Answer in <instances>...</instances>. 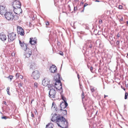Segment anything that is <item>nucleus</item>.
Listing matches in <instances>:
<instances>
[{
	"label": "nucleus",
	"mask_w": 128,
	"mask_h": 128,
	"mask_svg": "<svg viewBox=\"0 0 128 128\" xmlns=\"http://www.w3.org/2000/svg\"><path fill=\"white\" fill-rule=\"evenodd\" d=\"M90 48H91V46H90Z\"/></svg>",
	"instance_id": "09e8293b"
},
{
	"label": "nucleus",
	"mask_w": 128,
	"mask_h": 128,
	"mask_svg": "<svg viewBox=\"0 0 128 128\" xmlns=\"http://www.w3.org/2000/svg\"><path fill=\"white\" fill-rule=\"evenodd\" d=\"M16 33L13 32L8 34V41H12L16 38Z\"/></svg>",
	"instance_id": "423d86ee"
},
{
	"label": "nucleus",
	"mask_w": 128,
	"mask_h": 128,
	"mask_svg": "<svg viewBox=\"0 0 128 128\" xmlns=\"http://www.w3.org/2000/svg\"><path fill=\"white\" fill-rule=\"evenodd\" d=\"M19 86H22V84L21 83H20L19 84Z\"/></svg>",
	"instance_id": "4c0bfd02"
},
{
	"label": "nucleus",
	"mask_w": 128,
	"mask_h": 128,
	"mask_svg": "<svg viewBox=\"0 0 128 128\" xmlns=\"http://www.w3.org/2000/svg\"><path fill=\"white\" fill-rule=\"evenodd\" d=\"M48 88H49V89L50 90L52 88V87H54V86L52 84H50L49 85L48 84Z\"/></svg>",
	"instance_id": "412c9836"
},
{
	"label": "nucleus",
	"mask_w": 128,
	"mask_h": 128,
	"mask_svg": "<svg viewBox=\"0 0 128 128\" xmlns=\"http://www.w3.org/2000/svg\"><path fill=\"white\" fill-rule=\"evenodd\" d=\"M31 76L34 79H38L40 76L39 72L38 70H35L32 72Z\"/></svg>",
	"instance_id": "0eeeda50"
},
{
	"label": "nucleus",
	"mask_w": 128,
	"mask_h": 128,
	"mask_svg": "<svg viewBox=\"0 0 128 128\" xmlns=\"http://www.w3.org/2000/svg\"><path fill=\"white\" fill-rule=\"evenodd\" d=\"M93 68L91 66L90 68V70L91 71L93 70Z\"/></svg>",
	"instance_id": "e433bc0d"
},
{
	"label": "nucleus",
	"mask_w": 128,
	"mask_h": 128,
	"mask_svg": "<svg viewBox=\"0 0 128 128\" xmlns=\"http://www.w3.org/2000/svg\"><path fill=\"white\" fill-rule=\"evenodd\" d=\"M4 15L5 18L8 20H12L14 18V15L10 12H6Z\"/></svg>",
	"instance_id": "20e7f679"
},
{
	"label": "nucleus",
	"mask_w": 128,
	"mask_h": 128,
	"mask_svg": "<svg viewBox=\"0 0 128 128\" xmlns=\"http://www.w3.org/2000/svg\"><path fill=\"white\" fill-rule=\"evenodd\" d=\"M4 104H6V102H4Z\"/></svg>",
	"instance_id": "37998d69"
},
{
	"label": "nucleus",
	"mask_w": 128,
	"mask_h": 128,
	"mask_svg": "<svg viewBox=\"0 0 128 128\" xmlns=\"http://www.w3.org/2000/svg\"><path fill=\"white\" fill-rule=\"evenodd\" d=\"M99 22L100 24H101L102 23V21L101 20H99Z\"/></svg>",
	"instance_id": "f704fd0d"
},
{
	"label": "nucleus",
	"mask_w": 128,
	"mask_h": 128,
	"mask_svg": "<svg viewBox=\"0 0 128 128\" xmlns=\"http://www.w3.org/2000/svg\"><path fill=\"white\" fill-rule=\"evenodd\" d=\"M1 118L2 119H6V116H2L1 117Z\"/></svg>",
	"instance_id": "c85d7f7f"
},
{
	"label": "nucleus",
	"mask_w": 128,
	"mask_h": 128,
	"mask_svg": "<svg viewBox=\"0 0 128 128\" xmlns=\"http://www.w3.org/2000/svg\"><path fill=\"white\" fill-rule=\"evenodd\" d=\"M88 5V4H87L86 3V4H84V7H85V6H87Z\"/></svg>",
	"instance_id": "72a5a7b5"
},
{
	"label": "nucleus",
	"mask_w": 128,
	"mask_h": 128,
	"mask_svg": "<svg viewBox=\"0 0 128 128\" xmlns=\"http://www.w3.org/2000/svg\"><path fill=\"white\" fill-rule=\"evenodd\" d=\"M34 88H36L38 86V84L37 83H36V82L35 83H34Z\"/></svg>",
	"instance_id": "b1692460"
},
{
	"label": "nucleus",
	"mask_w": 128,
	"mask_h": 128,
	"mask_svg": "<svg viewBox=\"0 0 128 128\" xmlns=\"http://www.w3.org/2000/svg\"><path fill=\"white\" fill-rule=\"evenodd\" d=\"M128 96V93L127 92H126L125 93L124 98L126 99L127 98V96Z\"/></svg>",
	"instance_id": "393cba45"
},
{
	"label": "nucleus",
	"mask_w": 128,
	"mask_h": 128,
	"mask_svg": "<svg viewBox=\"0 0 128 128\" xmlns=\"http://www.w3.org/2000/svg\"><path fill=\"white\" fill-rule=\"evenodd\" d=\"M119 43V42L118 41H117V42H116V43L117 44L118 43Z\"/></svg>",
	"instance_id": "c03bdc74"
},
{
	"label": "nucleus",
	"mask_w": 128,
	"mask_h": 128,
	"mask_svg": "<svg viewBox=\"0 0 128 128\" xmlns=\"http://www.w3.org/2000/svg\"><path fill=\"white\" fill-rule=\"evenodd\" d=\"M12 5L14 8H19L21 7V4L20 2L17 0H16L13 2Z\"/></svg>",
	"instance_id": "6e6552de"
},
{
	"label": "nucleus",
	"mask_w": 128,
	"mask_h": 128,
	"mask_svg": "<svg viewBox=\"0 0 128 128\" xmlns=\"http://www.w3.org/2000/svg\"><path fill=\"white\" fill-rule=\"evenodd\" d=\"M59 54H60V55H61L62 56H63V54L62 52H60L59 53Z\"/></svg>",
	"instance_id": "2f4dec72"
},
{
	"label": "nucleus",
	"mask_w": 128,
	"mask_h": 128,
	"mask_svg": "<svg viewBox=\"0 0 128 128\" xmlns=\"http://www.w3.org/2000/svg\"><path fill=\"white\" fill-rule=\"evenodd\" d=\"M7 38V37L6 34L3 32H1L0 33V39L2 41L6 40Z\"/></svg>",
	"instance_id": "2eb2a0df"
},
{
	"label": "nucleus",
	"mask_w": 128,
	"mask_h": 128,
	"mask_svg": "<svg viewBox=\"0 0 128 128\" xmlns=\"http://www.w3.org/2000/svg\"><path fill=\"white\" fill-rule=\"evenodd\" d=\"M17 31L18 34L22 36H23L24 35V31L22 28L20 27H18Z\"/></svg>",
	"instance_id": "dca6fc26"
},
{
	"label": "nucleus",
	"mask_w": 128,
	"mask_h": 128,
	"mask_svg": "<svg viewBox=\"0 0 128 128\" xmlns=\"http://www.w3.org/2000/svg\"><path fill=\"white\" fill-rule=\"evenodd\" d=\"M78 79L79 78V75L78 74Z\"/></svg>",
	"instance_id": "ea45409f"
},
{
	"label": "nucleus",
	"mask_w": 128,
	"mask_h": 128,
	"mask_svg": "<svg viewBox=\"0 0 128 128\" xmlns=\"http://www.w3.org/2000/svg\"><path fill=\"white\" fill-rule=\"evenodd\" d=\"M117 36V37H119L120 36V35L119 34H118Z\"/></svg>",
	"instance_id": "58836bf2"
},
{
	"label": "nucleus",
	"mask_w": 128,
	"mask_h": 128,
	"mask_svg": "<svg viewBox=\"0 0 128 128\" xmlns=\"http://www.w3.org/2000/svg\"><path fill=\"white\" fill-rule=\"evenodd\" d=\"M56 105L55 104V103L53 102L52 104V109L53 110H56V111H57V110H56Z\"/></svg>",
	"instance_id": "6ab92c4d"
},
{
	"label": "nucleus",
	"mask_w": 128,
	"mask_h": 128,
	"mask_svg": "<svg viewBox=\"0 0 128 128\" xmlns=\"http://www.w3.org/2000/svg\"><path fill=\"white\" fill-rule=\"evenodd\" d=\"M9 89H10L9 87H7V88L6 91L7 92L8 94L9 95H10V92H9Z\"/></svg>",
	"instance_id": "5701e85b"
},
{
	"label": "nucleus",
	"mask_w": 128,
	"mask_h": 128,
	"mask_svg": "<svg viewBox=\"0 0 128 128\" xmlns=\"http://www.w3.org/2000/svg\"><path fill=\"white\" fill-rule=\"evenodd\" d=\"M60 79V76L58 74L56 76H54V79L56 81V82L55 83V87L57 89L59 87H60V88L61 89L62 88V84L61 83Z\"/></svg>",
	"instance_id": "f03ea898"
},
{
	"label": "nucleus",
	"mask_w": 128,
	"mask_h": 128,
	"mask_svg": "<svg viewBox=\"0 0 128 128\" xmlns=\"http://www.w3.org/2000/svg\"><path fill=\"white\" fill-rule=\"evenodd\" d=\"M52 124H48L46 125V128H52Z\"/></svg>",
	"instance_id": "aec40b11"
},
{
	"label": "nucleus",
	"mask_w": 128,
	"mask_h": 128,
	"mask_svg": "<svg viewBox=\"0 0 128 128\" xmlns=\"http://www.w3.org/2000/svg\"><path fill=\"white\" fill-rule=\"evenodd\" d=\"M31 116L32 117H34V115L32 113H31Z\"/></svg>",
	"instance_id": "c9c22d12"
},
{
	"label": "nucleus",
	"mask_w": 128,
	"mask_h": 128,
	"mask_svg": "<svg viewBox=\"0 0 128 128\" xmlns=\"http://www.w3.org/2000/svg\"><path fill=\"white\" fill-rule=\"evenodd\" d=\"M82 98L83 99L84 98V92H82Z\"/></svg>",
	"instance_id": "cd10ccee"
},
{
	"label": "nucleus",
	"mask_w": 128,
	"mask_h": 128,
	"mask_svg": "<svg viewBox=\"0 0 128 128\" xmlns=\"http://www.w3.org/2000/svg\"><path fill=\"white\" fill-rule=\"evenodd\" d=\"M108 96H106V95H104V98H105L106 97Z\"/></svg>",
	"instance_id": "79ce46f5"
},
{
	"label": "nucleus",
	"mask_w": 128,
	"mask_h": 128,
	"mask_svg": "<svg viewBox=\"0 0 128 128\" xmlns=\"http://www.w3.org/2000/svg\"><path fill=\"white\" fill-rule=\"evenodd\" d=\"M30 68L31 69H34L36 68L35 64L34 62H32L30 64Z\"/></svg>",
	"instance_id": "a211bd4d"
},
{
	"label": "nucleus",
	"mask_w": 128,
	"mask_h": 128,
	"mask_svg": "<svg viewBox=\"0 0 128 128\" xmlns=\"http://www.w3.org/2000/svg\"><path fill=\"white\" fill-rule=\"evenodd\" d=\"M62 98L65 103L62 104L60 105V106L61 108H64L68 106V104L66 102L65 98L64 97L62 96Z\"/></svg>",
	"instance_id": "ddd939ff"
},
{
	"label": "nucleus",
	"mask_w": 128,
	"mask_h": 128,
	"mask_svg": "<svg viewBox=\"0 0 128 128\" xmlns=\"http://www.w3.org/2000/svg\"><path fill=\"white\" fill-rule=\"evenodd\" d=\"M61 117L60 116L56 114H54L52 116L51 121L54 122H58L59 120H60V119Z\"/></svg>",
	"instance_id": "39448f33"
},
{
	"label": "nucleus",
	"mask_w": 128,
	"mask_h": 128,
	"mask_svg": "<svg viewBox=\"0 0 128 128\" xmlns=\"http://www.w3.org/2000/svg\"><path fill=\"white\" fill-rule=\"evenodd\" d=\"M92 92H93L95 90V89L94 88H90Z\"/></svg>",
	"instance_id": "bb28decb"
},
{
	"label": "nucleus",
	"mask_w": 128,
	"mask_h": 128,
	"mask_svg": "<svg viewBox=\"0 0 128 128\" xmlns=\"http://www.w3.org/2000/svg\"><path fill=\"white\" fill-rule=\"evenodd\" d=\"M123 20V18H121L120 20V21H122V20Z\"/></svg>",
	"instance_id": "a19ab883"
},
{
	"label": "nucleus",
	"mask_w": 128,
	"mask_h": 128,
	"mask_svg": "<svg viewBox=\"0 0 128 128\" xmlns=\"http://www.w3.org/2000/svg\"><path fill=\"white\" fill-rule=\"evenodd\" d=\"M127 56H128V53L127 54Z\"/></svg>",
	"instance_id": "3c124183"
},
{
	"label": "nucleus",
	"mask_w": 128,
	"mask_h": 128,
	"mask_svg": "<svg viewBox=\"0 0 128 128\" xmlns=\"http://www.w3.org/2000/svg\"><path fill=\"white\" fill-rule=\"evenodd\" d=\"M58 90H59V89H60V88H58Z\"/></svg>",
	"instance_id": "864d4df0"
},
{
	"label": "nucleus",
	"mask_w": 128,
	"mask_h": 128,
	"mask_svg": "<svg viewBox=\"0 0 128 128\" xmlns=\"http://www.w3.org/2000/svg\"><path fill=\"white\" fill-rule=\"evenodd\" d=\"M127 24H128V21H127Z\"/></svg>",
	"instance_id": "49530a36"
},
{
	"label": "nucleus",
	"mask_w": 128,
	"mask_h": 128,
	"mask_svg": "<svg viewBox=\"0 0 128 128\" xmlns=\"http://www.w3.org/2000/svg\"><path fill=\"white\" fill-rule=\"evenodd\" d=\"M96 1H97V2H99V1H97V0Z\"/></svg>",
	"instance_id": "603ef678"
},
{
	"label": "nucleus",
	"mask_w": 128,
	"mask_h": 128,
	"mask_svg": "<svg viewBox=\"0 0 128 128\" xmlns=\"http://www.w3.org/2000/svg\"><path fill=\"white\" fill-rule=\"evenodd\" d=\"M32 100H32V102L31 103H32Z\"/></svg>",
	"instance_id": "8fccbe9b"
},
{
	"label": "nucleus",
	"mask_w": 128,
	"mask_h": 128,
	"mask_svg": "<svg viewBox=\"0 0 128 128\" xmlns=\"http://www.w3.org/2000/svg\"><path fill=\"white\" fill-rule=\"evenodd\" d=\"M6 11V9L4 5H1L0 6V14H4Z\"/></svg>",
	"instance_id": "1a4fd4ad"
},
{
	"label": "nucleus",
	"mask_w": 128,
	"mask_h": 128,
	"mask_svg": "<svg viewBox=\"0 0 128 128\" xmlns=\"http://www.w3.org/2000/svg\"><path fill=\"white\" fill-rule=\"evenodd\" d=\"M14 12L16 14H20L22 12V10L20 8H14Z\"/></svg>",
	"instance_id": "4468645a"
},
{
	"label": "nucleus",
	"mask_w": 128,
	"mask_h": 128,
	"mask_svg": "<svg viewBox=\"0 0 128 128\" xmlns=\"http://www.w3.org/2000/svg\"><path fill=\"white\" fill-rule=\"evenodd\" d=\"M56 91L53 88L50 89L49 92V96L50 98H55V96L56 94Z\"/></svg>",
	"instance_id": "9d476101"
},
{
	"label": "nucleus",
	"mask_w": 128,
	"mask_h": 128,
	"mask_svg": "<svg viewBox=\"0 0 128 128\" xmlns=\"http://www.w3.org/2000/svg\"><path fill=\"white\" fill-rule=\"evenodd\" d=\"M119 8L120 9H121L122 8V6L119 5Z\"/></svg>",
	"instance_id": "7c9ffc66"
},
{
	"label": "nucleus",
	"mask_w": 128,
	"mask_h": 128,
	"mask_svg": "<svg viewBox=\"0 0 128 128\" xmlns=\"http://www.w3.org/2000/svg\"><path fill=\"white\" fill-rule=\"evenodd\" d=\"M49 22L48 21H47L46 23V25H49Z\"/></svg>",
	"instance_id": "473e14b6"
},
{
	"label": "nucleus",
	"mask_w": 128,
	"mask_h": 128,
	"mask_svg": "<svg viewBox=\"0 0 128 128\" xmlns=\"http://www.w3.org/2000/svg\"><path fill=\"white\" fill-rule=\"evenodd\" d=\"M13 77V76H9L7 78L8 80H10V81H11Z\"/></svg>",
	"instance_id": "4be33fe9"
},
{
	"label": "nucleus",
	"mask_w": 128,
	"mask_h": 128,
	"mask_svg": "<svg viewBox=\"0 0 128 128\" xmlns=\"http://www.w3.org/2000/svg\"><path fill=\"white\" fill-rule=\"evenodd\" d=\"M84 10H82V11H81V12H84Z\"/></svg>",
	"instance_id": "a18cd8bd"
},
{
	"label": "nucleus",
	"mask_w": 128,
	"mask_h": 128,
	"mask_svg": "<svg viewBox=\"0 0 128 128\" xmlns=\"http://www.w3.org/2000/svg\"><path fill=\"white\" fill-rule=\"evenodd\" d=\"M50 72L52 73H56L57 72V68L56 66L54 65H52L50 68Z\"/></svg>",
	"instance_id": "9b49d317"
},
{
	"label": "nucleus",
	"mask_w": 128,
	"mask_h": 128,
	"mask_svg": "<svg viewBox=\"0 0 128 128\" xmlns=\"http://www.w3.org/2000/svg\"><path fill=\"white\" fill-rule=\"evenodd\" d=\"M30 42L32 44H35L36 43V39L35 38H30Z\"/></svg>",
	"instance_id": "f3484780"
},
{
	"label": "nucleus",
	"mask_w": 128,
	"mask_h": 128,
	"mask_svg": "<svg viewBox=\"0 0 128 128\" xmlns=\"http://www.w3.org/2000/svg\"><path fill=\"white\" fill-rule=\"evenodd\" d=\"M50 80L48 78H45L42 81V84L44 86H46L50 84Z\"/></svg>",
	"instance_id": "f8f14e48"
},
{
	"label": "nucleus",
	"mask_w": 128,
	"mask_h": 128,
	"mask_svg": "<svg viewBox=\"0 0 128 128\" xmlns=\"http://www.w3.org/2000/svg\"><path fill=\"white\" fill-rule=\"evenodd\" d=\"M90 48H91V46H90Z\"/></svg>",
	"instance_id": "de8ad7c7"
},
{
	"label": "nucleus",
	"mask_w": 128,
	"mask_h": 128,
	"mask_svg": "<svg viewBox=\"0 0 128 128\" xmlns=\"http://www.w3.org/2000/svg\"><path fill=\"white\" fill-rule=\"evenodd\" d=\"M19 44L22 48L25 51V55L26 57L28 58L32 54V50L29 48H27L26 44L19 40Z\"/></svg>",
	"instance_id": "f257e3e1"
},
{
	"label": "nucleus",
	"mask_w": 128,
	"mask_h": 128,
	"mask_svg": "<svg viewBox=\"0 0 128 128\" xmlns=\"http://www.w3.org/2000/svg\"><path fill=\"white\" fill-rule=\"evenodd\" d=\"M57 123L58 126L63 128H66L68 124L67 122L66 121L65 118L62 116L60 120H59Z\"/></svg>",
	"instance_id": "7ed1b4c3"
},
{
	"label": "nucleus",
	"mask_w": 128,
	"mask_h": 128,
	"mask_svg": "<svg viewBox=\"0 0 128 128\" xmlns=\"http://www.w3.org/2000/svg\"><path fill=\"white\" fill-rule=\"evenodd\" d=\"M20 75V74L19 73H17L16 75V78H19Z\"/></svg>",
	"instance_id": "a878e982"
},
{
	"label": "nucleus",
	"mask_w": 128,
	"mask_h": 128,
	"mask_svg": "<svg viewBox=\"0 0 128 128\" xmlns=\"http://www.w3.org/2000/svg\"><path fill=\"white\" fill-rule=\"evenodd\" d=\"M19 78H20L21 79H22L23 78V76L21 75L20 74L19 76Z\"/></svg>",
	"instance_id": "c756f323"
}]
</instances>
